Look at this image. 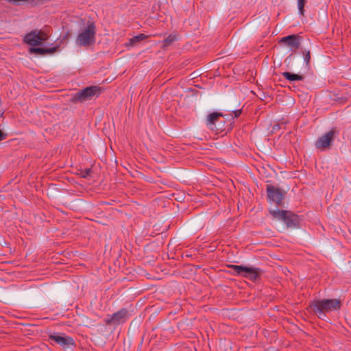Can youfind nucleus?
Masks as SVG:
<instances>
[{
	"label": "nucleus",
	"instance_id": "nucleus-18",
	"mask_svg": "<svg viewBox=\"0 0 351 351\" xmlns=\"http://www.w3.org/2000/svg\"><path fill=\"white\" fill-rule=\"evenodd\" d=\"M306 3V0H298V6L300 14L304 15V5Z\"/></svg>",
	"mask_w": 351,
	"mask_h": 351
},
{
	"label": "nucleus",
	"instance_id": "nucleus-4",
	"mask_svg": "<svg viewBox=\"0 0 351 351\" xmlns=\"http://www.w3.org/2000/svg\"><path fill=\"white\" fill-rule=\"evenodd\" d=\"M269 213L274 218L282 221L287 228H295L298 225V216L291 211L276 209L270 210Z\"/></svg>",
	"mask_w": 351,
	"mask_h": 351
},
{
	"label": "nucleus",
	"instance_id": "nucleus-2",
	"mask_svg": "<svg viewBox=\"0 0 351 351\" xmlns=\"http://www.w3.org/2000/svg\"><path fill=\"white\" fill-rule=\"evenodd\" d=\"M96 27L93 23H89L76 38V44L79 46L89 47L95 43Z\"/></svg>",
	"mask_w": 351,
	"mask_h": 351
},
{
	"label": "nucleus",
	"instance_id": "nucleus-8",
	"mask_svg": "<svg viewBox=\"0 0 351 351\" xmlns=\"http://www.w3.org/2000/svg\"><path fill=\"white\" fill-rule=\"evenodd\" d=\"M267 197L269 201L276 203L277 205H280L281 204L285 196V194L281 189L272 185H268L267 186Z\"/></svg>",
	"mask_w": 351,
	"mask_h": 351
},
{
	"label": "nucleus",
	"instance_id": "nucleus-23",
	"mask_svg": "<svg viewBox=\"0 0 351 351\" xmlns=\"http://www.w3.org/2000/svg\"><path fill=\"white\" fill-rule=\"evenodd\" d=\"M278 125H275L274 126V128H274V130H275V129H278Z\"/></svg>",
	"mask_w": 351,
	"mask_h": 351
},
{
	"label": "nucleus",
	"instance_id": "nucleus-13",
	"mask_svg": "<svg viewBox=\"0 0 351 351\" xmlns=\"http://www.w3.org/2000/svg\"><path fill=\"white\" fill-rule=\"evenodd\" d=\"M56 51V48H41V47H32L29 52L32 53H37L40 55H45L47 53H51Z\"/></svg>",
	"mask_w": 351,
	"mask_h": 351
},
{
	"label": "nucleus",
	"instance_id": "nucleus-20",
	"mask_svg": "<svg viewBox=\"0 0 351 351\" xmlns=\"http://www.w3.org/2000/svg\"><path fill=\"white\" fill-rule=\"evenodd\" d=\"M91 172H92L91 169H90V168L85 169L84 170H82L81 171V173H80L81 177L84 178H86L90 175Z\"/></svg>",
	"mask_w": 351,
	"mask_h": 351
},
{
	"label": "nucleus",
	"instance_id": "nucleus-6",
	"mask_svg": "<svg viewBox=\"0 0 351 351\" xmlns=\"http://www.w3.org/2000/svg\"><path fill=\"white\" fill-rule=\"evenodd\" d=\"M338 133L336 128H332L319 137L315 143V147L322 151L330 148Z\"/></svg>",
	"mask_w": 351,
	"mask_h": 351
},
{
	"label": "nucleus",
	"instance_id": "nucleus-9",
	"mask_svg": "<svg viewBox=\"0 0 351 351\" xmlns=\"http://www.w3.org/2000/svg\"><path fill=\"white\" fill-rule=\"evenodd\" d=\"M129 317L128 309L122 308L117 312L113 313L110 318L106 320L108 324L117 325L124 323Z\"/></svg>",
	"mask_w": 351,
	"mask_h": 351
},
{
	"label": "nucleus",
	"instance_id": "nucleus-16",
	"mask_svg": "<svg viewBox=\"0 0 351 351\" xmlns=\"http://www.w3.org/2000/svg\"><path fill=\"white\" fill-rule=\"evenodd\" d=\"M228 267L232 269L234 274L243 277V274L246 270L247 267L243 265H230Z\"/></svg>",
	"mask_w": 351,
	"mask_h": 351
},
{
	"label": "nucleus",
	"instance_id": "nucleus-12",
	"mask_svg": "<svg viewBox=\"0 0 351 351\" xmlns=\"http://www.w3.org/2000/svg\"><path fill=\"white\" fill-rule=\"evenodd\" d=\"M261 270L257 267H247L243 277L256 281L261 276Z\"/></svg>",
	"mask_w": 351,
	"mask_h": 351
},
{
	"label": "nucleus",
	"instance_id": "nucleus-3",
	"mask_svg": "<svg viewBox=\"0 0 351 351\" xmlns=\"http://www.w3.org/2000/svg\"><path fill=\"white\" fill-rule=\"evenodd\" d=\"M102 88L97 86H91L77 91L72 95L71 101L74 103L84 102L92 99L93 96L98 97L101 95Z\"/></svg>",
	"mask_w": 351,
	"mask_h": 351
},
{
	"label": "nucleus",
	"instance_id": "nucleus-11",
	"mask_svg": "<svg viewBox=\"0 0 351 351\" xmlns=\"http://www.w3.org/2000/svg\"><path fill=\"white\" fill-rule=\"evenodd\" d=\"M301 37L298 34H291L282 37L279 40V43L285 44L291 48V49H297L300 45Z\"/></svg>",
	"mask_w": 351,
	"mask_h": 351
},
{
	"label": "nucleus",
	"instance_id": "nucleus-10",
	"mask_svg": "<svg viewBox=\"0 0 351 351\" xmlns=\"http://www.w3.org/2000/svg\"><path fill=\"white\" fill-rule=\"evenodd\" d=\"M49 339L56 343L59 344L64 348L73 346L74 344V340L72 337L65 336L63 334L53 333L49 335Z\"/></svg>",
	"mask_w": 351,
	"mask_h": 351
},
{
	"label": "nucleus",
	"instance_id": "nucleus-24",
	"mask_svg": "<svg viewBox=\"0 0 351 351\" xmlns=\"http://www.w3.org/2000/svg\"><path fill=\"white\" fill-rule=\"evenodd\" d=\"M278 125H275L274 126V128H274V130H275V129H278Z\"/></svg>",
	"mask_w": 351,
	"mask_h": 351
},
{
	"label": "nucleus",
	"instance_id": "nucleus-15",
	"mask_svg": "<svg viewBox=\"0 0 351 351\" xmlns=\"http://www.w3.org/2000/svg\"><path fill=\"white\" fill-rule=\"evenodd\" d=\"M285 78L289 81H302L304 79V76L292 73L290 72H284L282 74Z\"/></svg>",
	"mask_w": 351,
	"mask_h": 351
},
{
	"label": "nucleus",
	"instance_id": "nucleus-14",
	"mask_svg": "<svg viewBox=\"0 0 351 351\" xmlns=\"http://www.w3.org/2000/svg\"><path fill=\"white\" fill-rule=\"evenodd\" d=\"M147 38V36L144 34H140L137 36H133L132 38L129 39L128 43L125 44L127 47H133L137 43Z\"/></svg>",
	"mask_w": 351,
	"mask_h": 351
},
{
	"label": "nucleus",
	"instance_id": "nucleus-5",
	"mask_svg": "<svg viewBox=\"0 0 351 351\" xmlns=\"http://www.w3.org/2000/svg\"><path fill=\"white\" fill-rule=\"evenodd\" d=\"M224 115L222 113L214 112L207 115L206 119V126L211 130L216 131L217 132L225 130L224 128Z\"/></svg>",
	"mask_w": 351,
	"mask_h": 351
},
{
	"label": "nucleus",
	"instance_id": "nucleus-21",
	"mask_svg": "<svg viewBox=\"0 0 351 351\" xmlns=\"http://www.w3.org/2000/svg\"><path fill=\"white\" fill-rule=\"evenodd\" d=\"M242 110H237L233 111L234 117L235 118L239 117L241 114Z\"/></svg>",
	"mask_w": 351,
	"mask_h": 351
},
{
	"label": "nucleus",
	"instance_id": "nucleus-19",
	"mask_svg": "<svg viewBox=\"0 0 351 351\" xmlns=\"http://www.w3.org/2000/svg\"><path fill=\"white\" fill-rule=\"evenodd\" d=\"M302 53L304 55V62L308 66L311 60V52L309 50H304L302 51Z\"/></svg>",
	"mask_w": 351,
	"mask_h": 351
},
{
	"label": "nucleus",
	"instance_id": "nucleus-17",
	"mask_svg": "<svg viewBox=\"0 0 351 351\" xmlns=\"http://www.w3.org/2000/svg\"><path fill=\"white\" fill-rule=\"evenodd\" d=\"M177 40L176 34H169L163 41V47H166L171 45Z\"/></svg>",
	"mask_w": 351,
	"mask_h": 351
},
{
	"label": "nucleus",
	"instance_id": "nucleus-1",
	"mask_svg": "<svg viewBox=\"0 0 351 351\" xmlns=\"http://www.w3.org/2000/svg\"><path fill=\"white\" fill-rule=\"evenodd\" d=\"M341 302L339 299H322L312 301L308 309L318 318L324 319L326 313L339 311L341 308Z\"/></svg>",
	"mask_w": 351,
	"mask_h": 351
},
{
	"label": "nucleus",
	"instance_id": "nucleus-7",
	"mask_svg": "<svg viewBox=\"0 0 351 351\" xmlns=\"http://www.w3.org/2000/svg\"><path fill=\"white\" fill-rule=\"evenodd\" d=\"M46 33L42 31L33 30L24 37V42L31 46H38L47 39Z\"/></svg>",
	"mask_w": 351,
	"mask_h": 351
},
{
	"label": "nucleus",
	"instance_id": "nucleus-22",
	"mask_svg": "<svg viewBox=\"0 0 351 351\" xmlns=\"http://www.w3.org/2000/svg\"><path fill=\"white\" fill-rule=\"evenodd\" d=\"M6 137H7L6 134L3 133V132H1L0 130V141H3V140L5 139Z\"/></svg>",
	"mask_w": 351,
	"mask_h": 351
}]
</instances>
